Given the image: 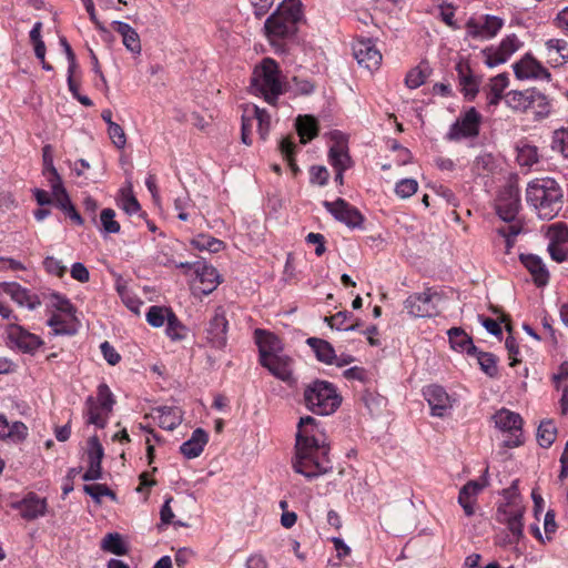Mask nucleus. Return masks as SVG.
Returning <instances> with one entry per match:
<instances>
[{
	"label": "nucleus",
	"instance_id": "nucleus-1",
	"mask_svg": "<svg viewBox=\"0 0 568 568\" xmlns=\"http://www.w3.org/2000/svg\"><path fill=\"white\" fill-rule=\"evenodd\" d=\"M292 467L295 473L308 480L333 470L329 446L325 442L324 434L318 429L316 419L312 416L301 417L297 424Z\"/></svg>",
	"mask_w": 568,
	"mask_h": 568
},
{
	"label": "nucleus",
	"instance_id": "nucleus-2",
	"mask_svg": "<svg viewBox=\"0 0 568 568\" xmlns=\"http://www.w3.org/2000/svg\"><path fill=\"white\" fill-rule=\"evenodd\" d=\"M562 192L550 178L535 179L526 189V201L534 207L539 219L550 221L561 210Z\"/></svg>",
	"mask_w": 568,
	"mask_h": 568
},
{
	"label": "nucleus",
	"instance_id": "nucleus-3",
	"mask_svg": "<svg viewBox=\"0 0 568 568\" xmlns=\"http://www.w3.org/2000/svg\"><path fill=\"white\" fill-rule=\"evenodd\" d=\"M302 18L301 0H284L264 23L265 36L271 44L276 45L281 40L294 37Z\"/></svg>",
	"mask_w": 568,
	"mask_h": 568
},
{
	"label": "nucleus",
	"instance_id": "nucleus-4",
	"mask_svg": "<svg viewBox=\"0 0 568 568\" xmlns=\"http://www.w3.org/2000/svg\"><path fill=\"white\" fill-rule=\"evenodd\" d=\"M251 87L255 95L262 97L271 105H276L280 95L285 93V83L281 80L277 62L264 58L253 71Z\"/></svg>",
	"mask_w": 568,
	"mask_h": 568
},
{
	"label": "nucleus",
	"instance_id": "nucleus-5",
	"mask_svg": "<svg viewBox=\"0 0 568 568\" xmlns=\"http://www.w3.org/2000/svg\"><path fill=\"white\" fill-rule=\"evenodd\" d=\"M342 398L335 386L326 381H313L304 389V404L316 415H331L341 405Z\"/></svg>",
	"mask_w": 568,
	"mask_h": 568
},
{
	"label": "nucleus",
	"instance_id": "nucleus-6",
	"mask_svg": "<svg viewBox=\"0 0 568 568\" xmlns=\"http://www.w3.org/2000/svg\"><path fill=\"white\" fill-rule=\"evenodd\" d=\"M439 301L440 295L436 291L427 288L422 293L409 295L404 302V306L415 317H432L439 313L437 307Z\"/></svg>",
	"mask_w": 568,
	"mask_h": 568
},
{
	"label": "nucleus",
	"instance_id": "nucleus-7",
	"mask_svg": "<svg viewBox=\"0 0 568 568\" xmlns=\"http://www.w3.org/2000/svg\"><path fill=\"white\" fill-rule=\"evenodd\" d=\"M493 420L498 429L510 434V437L504 440L506 447L514 448L523 444V418L518 413L501 408L493 415Z\"/></svg>",
	"mask_w": 568,
	"mask_h": 568
},
{
	"label": "nucleus",
	"instance_id": "nucleus-8",
	"mask_svg": "<svg viewBox=\"0 0 568 568\" xmlns=\"http://www.w3.org/2000/svg\"><path fill=\"white\" fill-rule=\"evenodd\" d=\"M481 115L475 108H469L449 128L446 139L459 141L462 139L476 138L479 134Z\"/></svg>",
	"mask_w": 568,
	"mask_h": 568
},
{
	"label": "nucleus",
	"instance_id": "nucleus-9",
	"mask_svg": "<svg viewBox=\"0 0 568 568\" xmlns=\"http://www.w3.org/2000/svg\"><path fill=\"white\" fill-rule=\"evenodd\" d=\"M503 27L504 19L491 14L470 18L465 26L468 37L480 40H488L496 37Z\"/></svg>",
	"mask_w": 568,
	"mask_h": 568
},
{
	"label": "nucleus",
	"instance_id": "nucleus-10",
	"mask_svg": "<svg viewBox=\"0 0 568 568\" xmlns=\"http://www.w3.org/2000/svg\"><path fill=\"white\" fill-rule=\"evenodd\" d=\"M324 207L339 222L351 229H362L364 216L362 213L344 199L338 197L334 202L325 201Z\"/></svg>",
	"mask_w": 568,
	"mask_h": 568
},
{
	"label": "nucleus",
	"instance_id": "nucleus-11",
	"mask_svg": "<svg viewBox=\"0 0 568 568\" xmlns=\"http://www.w3.org/2000/svg\"><path fill=\"white\" fill-rule=\"evenodd\" d=\"M521 47V42L516 34H509L503 39L496 48H487L483 50L485 63L489 68L505 63Z\"/></svg>",
	"mask_w": 568,
	"mask_h": 568
},
{
	"label": "nucleus",
	"instance_id": "nucleus-12",
	"mask_svg": "<svg viewBox=\"0 0 568 568\" xmlns=\"http://www.w3.org/2000/svg\"><path fill=\"white\" fill-rule=\"evenodd\" d=\"M520 209V193L515 185H508L499 194L496 212L504 222H515Z\"/></svg>",
	"mask_w": 568,
	"mask_h": 568
},
{
	"label": "nucleus",
	"instance_id": "nucleus-13",
	"mask_svg": "<svg viewBox=\"0 0 568 568\" xmlns=\"http://www.w3.org/2000/svg\"><path fill=\"white\" fill-rule=\"evenodd\" d=\"M423 395L430 407V413L435 417H445L453 408L454 399L440 385H428L423 389Z\"/></svg>",
	"mask_w": 568,
	"mask_h": 568
},
{
	"label": "nucleus",
	"instance_id": "nucleus-14",
	"mask_svg": "<svg viewBox=\"0 0 568 568\" xmlns=\"http://www.w3.org/2000/svg\"><path fill=\"white\" fill-rule=\"evenodd\" d=\"M227 324L224 308L216 307L206 328V341L212 347L223 349L226 346Z\"/></svg>",
	"mask_w": 568,
	"mask_h": 568
},
{
	"label": "nucleus",
	"instance_id": "nucleus-15",
	"mask_svg": "<svg viewBox=\"0 0 568 568\" xmlns=\"http://www.w3.org/2000/svg\"><path fill=\"white\" fill-rule=\"evenodd\" d=\"M353 54L357 63L368 71L376 70L382 62V54L371 39H359L353 43Z\"/></svg>",
	"mask_w": 568,
	"mask_h": 568
},
{
	"label": "nucleus",
	"instance_id": "nucleus-16",
	"mask_svg": "<svg viewBox=\"0 0 568 568\" xmlns=\"http://www.w3.org/2000/svg\"><path fill=\"white\" fill-rule=\"evenodd\" d=\"M524 510L525 509L523 507L513 504L500 506L497 510V520L507 525V528L516 541H518L524 536Z\"/></svg>",
	"mask_w": 568,
	"mask_h": 568
},
{
	"label": "nucleus",
	"instance_id": "nucleus-17",
	"mask_svg": "<svg viewBox=\"0 0 568 568\" xmlns=\"http://www.w3.org/2000/svg\"><path fill=\"white\" fill-rule=\"evenodd\" d=\"M488 468L485 469L481 481L470 480L465 484L458 495V504L463 507L466 516L470 517L475 514V504L478 494L488 486Z\"/></svg>",
	"mask_w": 568,
	"mask_h": 568
},
{
	"label": "nucleus",
	"instance_id": "nucleus-18",
	"mask_svg": "<svg viewBox=\"0 0 568 568\" xmlns=\"http://www.w3.org/2000/svg\"><path fill=\"white\" fill-rule=\"evenodd\" d=\"M104 456L103 447L97 436H92L88 440V458L89 468L83 474L84 481L98 480L102 477V458Z\"/></svg>",
	"mask_w": 568,
	"mask_h": 568
},
{
	"label": "nucleus",
	"instance_id": "nucleus-19",
	"mask_svg": "<svg viewBox=\"0 0 568 568\" xmlns=\"http://www.w3.org/2000/svg\"><path fill=\"white\" fill-rule=\"evenodd\" d=\"M515 75L520 79L550 80V72L530 54L514 64Z\"/></svg>",
	"mask_w": 568,
	"mask_h": 568
},
{
	"label": "nucleus",
	"instance_id": "nucleus-20",
	"mask_svg": "<svg viewBox=\"0 0 568 568\" xmlns=\"http://www.w3.org/2000/svg\"><path fill=\"white\" fill-rule=\"evenodd\" d=\"M261 365L276 378L283 382L292 379V359L283 354H276L260 362Z\"/></svg>",
	"mask_w": 568,
	"mask_h": 568
},
{
	"label": "nucleus",
	"instance_id": "nucleus-21",
	"mask_svg": "<svg viewBox=\"0 0 568 568\" xmlns=\"http://www.w3.org/2000/svg\"><path fill=\"white\" fill-rule=\"evenodd\" d=\"M16 507L20 510L22 518L33 520L45 514L47 500L34 493H30Z\"/></svg>",
	"mask_w": 568,
	"mask_h": 568
},
{
	"label": "nucleus",
	"instance_id": "nucleus-22",
	"mask_svg": "<svg viewBox=\"0 0 568 568\" xmlns=\"http://www.w3.org/2000/svg\"><path fill=\"white\" fill-rule=\"evenodd\" d=\"M11 342L23 353H34L41 345L39 336L23 329L21 326H13L9 333Z\"/></svg>",
	"mask_w": 568,
	"mask_h": 568
},
{
	"label": "nucleus",
	"instance_id": "nucleus-23",
	"mask_svg": "<svg viewBox=\"0 0 568 568\" xmlns=\"http://www.w3.org/2000/svg\"><path fill=\"white\" fill-rule=\"evenodd\" d=\"M254 335L258 346L260 362L266 357L280 354L282 346L281 341L276 335L261 328L255 329Z\"/></svg>",
	"mask_w": 568,
	"mask_h": 568
},
{
	"label": "nucleus",
	"instance_id": "nucleus-24",
	"mask_svg": "<svg viewBox=\"0 0 568 568\" xmlns=\"http://www.w3.org/2000/svg\"><path fill=\"white\" fill-rule=\"evenodd\" d=\"M194 272L202 284L201 291L203 294L207 295L212 293L220 284V274L212 265H207L204 262H196L194 263Z\"/></svg>",
	"mask_w": 568,
	"mask_h": 568
},
{
	"label": "nucleus",
	"instance_id": "nucleus-25",
	"mask_svg": "<svg viewBox=\"0 0 568 568\" xmlns=\"http://www.w3.org/2000/svg\"><path fill=\"white\" fill-rule=\"evenodd\" d=\"M520 261L530 272L537 286H545L549 280V273L542 260L535 254H521Z\"/></svg>",
	"mask_w": 568,
	"mask_h": 568
},
{
	"label": "nucleus",
	"instance_id": "nucleus-26",
	"mask_svg": "<svg viewBox=\"0 0 568 568\" xmlns=\"http://www.w3.org/2000/svg\"><path fill=\"white\" fill-rule=\"evenodd\" d=\"M207 440V433L202 428H196L192 433L191 438L181 445L180 452L184 457L189 459L196 458L203 452Z\"/></svg>",
	"mask_w": 568,
	"mask_h": 568
},
{
	"label": "nucleus",
	"instance_id": "nucleus-27",
	"mask_svg": "<svg viewBox=\"0 0 568 568\" xmlns=\"http://www.w3.org/2000/svg\"><path fill=\"white\" fill-rule=\"evenodd\" d=\"M111 26L122 37V43L130 52L133 54L141 53L140 37L129 23L115 20Z\"/></svg>",
	"mask_w": 568,
	"mask_h": 568
},
{
	"label": "nucleus",
	"instance_id": "nucleus-28",
	"mask_svg": "<svg viewBox=\"0 0 568 568\" xmlns=\"http://www.w3.org/2000/svg\"><path fill=\"white\" fill-rule=\"evenodd\" d=\"M535 88L523 91L511 90L505 95V103L514 111L528 112L531 99H534Z\"/></svg>",
	"mask_w": 568,
	"mask_h": 568
},
{
	"label": "nucleus",
	"instance_id": "nucleus-29",
	"mask_svg": "<svg viewBox=\"0 0 568 568\" xmlns=\"http://www.w3.org/2000/svg\"><path fill=\"white\" fill-rule=\"evenodd\" d=\"M447 334L452 348L466 352L469 355L477 353V347L474 345L471 337L463 328L452 327Z\"/></svg>",
	"mask_w": 568,
	"mask_h": 568
},
{
	"label": "nucleus",
	"instance_id": "nucleus-30",
	"mask_svg": "<svg viewBox=\"0 0 568 568\" xmlns=\"http://www.w3.org/2000/svg\"><path fill=\"white\" fill-rule=\"evenodd\" d=\"M84 416L87 424L99 428H104L109 418V415H105V410H102V405L92 396H89L85 400Z\"/></svg>",
	"mask_w": 568,
	"mask_h": 568
},
{
	"label": "nucleus",
	"instance_id": "nucleus-31",
	"mask_svg": "<svg viewBox=\"0 0 568 568\" xmlns=\"http://www.w3.org/2000/svg\"><path fill=\"white\" fill-rule=\"evenodd\" d=\"M159 426L163 429L173 430L183 419V413L179 407L161 406L158 409Z\"/></svg>",
	"mask_w": 568,
	"mask_h": 568
},
{
	"label": "nucleus",
	"instance_id": "nucleus-32",
	"mask_svg": "<svg viewBox=\"0 0 568 568\" xmlns=\"http://www.w3.org/2000/svg\"><path fill=\"white\" fill-rule=\"evenodd\" d=\"M296 130L301 138V142L306 144L318 134V124L312 115H298L296 119Z\"/></svg>",
	"mask_w": 568,
	"mask_h": 568
},
{
	"label": "nucleus",
	"instance_id": "nucleus-33",
	"mask_svg": "<svg viewBox=\"0 0 568 568\" xmlns=\"http://www.w3.org/2000/svg\"><path fill=\"white\" fill-rule=\"evenodd\" d=\"M307 344L314 351L316 358L325 364H334L336 354L333 346L325 339L317 337H310Z\"/></svg>",
	"mask_w": 568,
	"mask_h": 568
},
{
	"label": "nucleus",
	"instance_id": "nucleus-34",
	"mask_svg": "<svg viewBox=\"0 0 568 568\" xmlns=\"http://www.w3.org/2000/svg\"><path fill=\"white\" fill-rule=\"evenodd\" d=\"M456 71L458 72L459 82L463 87L465 97L469 100L474 99L478 92V83L470 74L469 67L464 62H458L456 65Z\"/></svg>",
	"mask_w": 568,
	"mask_h": 568
},
{
	"label": "nucleus",
	"instance_id": "nucleus-35",
	"mask_svg": "<svg viewBox=\"0 0 568 568\" xmlns=\"http://www.w3.org/2000/svg\"><path fill=\"white\" fill-rule=\"evenodd\" d=\"M248 115L253 119V125L256 123L257 133L260 139L265 141L270 133L271 128V115L265 109H261L257 105H253L248 109Z\"/></svg>",
	"mask_w": 568,
	"mask_h": 568
},
{
	"label": "nucleus",
	"instance_id": "nucleus-36",
	"mask_svg": "<svg viewBox=\"0 0 568 568\" xmlns=\"http://www.w3.org/2000/svg\"><path fill=\"white\" fill-rule=\"evenodd\" d=\"M529 111L534 113L535 120L537 121L548 118L551 113L550 101L537 89L534 92V99H531Z\"/></svg>",
	"mask_w": 568,
	"mask_h": 568
},
{
	"label": "nucleus",
	"instance_id": "nucleus-37",
	"mask_svg": "<svg viewBox=\"0 0 568 568\" xmlns=\"http://www.w3.org/2000/svg\"><path fill=\"white\" fill-rule=\"evenodd\" d=\"M47 324L52 328L54 335H74L77 333L72 317L65 318L60 314H52Z\"/></svg>",
	"mask_w": 568,
	"mask_h": 568
},
{
	"label": "nucleus",
	"instance_id": "nucleus-38",
	"mask_svg": "<svg viewBox=\"0 0 568 568\" xmlns=\"http://www.w3.org/2000/svg\"><path fill=\"white\" fill-rule=\"evenodd\" d=\"M508 85V78L505 74H498L490 80L487 92V102L489 105H497L503 98V92Z\"/></svg>",
	"mask_w": 568,
	"mask_h": 568
},
{
	"label": "nucleus",
	"instance_id": "nucleus-39",
	"mask_svg": "<svg viewBox=\"0 0 568 568\" xmlns=\"http://www.w3.org/2000/svg\"><path fill=\"white\" fill-rule=\"evenodd\" d=\"M328 158L335 170L346 171L352 164L351 156L343 145H333L329 149Z\"/></svg>",
	"mask_w": 568,
	"mask_h": 568
},
{
	"label": "nucleus",
	"instance_id": "nucleus-40",
	"mask_svg": "<svg viewBox=\"0 0 568 568\" xmlns=\"http://www.w3.org/2000/svg\"><path fill=\"white\" fill-rule=\"evenodd\" d=\"M316 89V84L310 80L294 75L290 83H285V92H292L294 95H310Z\"/></svg>",
	"mask_w": 568,
	"mask_h": 568
},
{
	"label": "nucleus",
	"instance_id": "nucleus-41",
	"mask_svg": "<svg viewBox=\"0 0 568 568\" xmlns=\"http://www.w3.org/2000/svg\"><path fill=\"white\" fill-rule=\"evenodd\" d=\"M557 428L555 424L551 420H544L537 429L538 444L544 448H548L555 442Z\"/></svg>",
	"mask_w": 568,
	"mask_h": 568
},
{
	"label": "nucleus",
	"instance_id": "nucleus-42",
	"mask_svg": "<svg viewBox=\"0 0 568 568\" xmlns=\"http://www.w3.org/2000/svg\"><path fill=\"white\" fill-rule=\"evenodd\" d=\"M102 548L116 556L125 555L128 548L120 534H108L102 540Z\"/></svg>",
	"mask_w": 568,
	"mask_h": 568
},
{
	"label": "nucleus",
	"instance_id": "nucleus-43",
	"mask_svg": "<svg viewBox=\"0 0 568 568\" xmlns=\"http://www.w3.org/2000/svg\"><path fill=\"white\" fill-rule=\"evenodd\" d=\"M11 296L18 304L30 310H34L40 305V301L36 295H30L27 290L17 284L12 286Z\"/></svg>",
	"mask_w": 568,
	"mask_h": 568
},
{
	"label": "nucleus",
	"instance_id": "nucleus-44",
	"mask_svg": "<svg viewBox=\"0 0 568 568\" xmlns=\"http://www.w3.org/2000/svg\"><path fill=\"white\" fill-rule=\"evenodd\" d=\"M115 212L112 209H103L100 213L102 231L105 234H116L120 232V224L115 221Z\"/></svg>",
	"mask_w": 568,
	"mask_h": 568
},
{
	"label": "nucleus",
	"instance_id": "nucleus-45",
	"mask_svg": "<svg viewBox=\"0 0 568 568\" xmlns=\"http://www.w3.org/2000/svg\"><path fill=\"white\" fill-rule=\"evenodd\" d=\"M43 173L48 176L49 182L58 181L60 178L53 164L52 146L47 144L42 149Z\"/></svg>",
	"mask_w": 568,
	"mask_h": 568
},
{
	"label": "nucleus",
	"instance_id": "nucleus-46",
	"mask_svg": "<svg viewBox=\"0 0 568 568\" xmlns=\"http://www.w3.org/2000/svg\"><path fill=\"white\" fill-rule=\"evenodd\" d=\"M170 308L162 306H151L146 313V321L153 327H161L168 321Z\"/></svg>",
	"mask_w": 568,
	"mask_h": 568
},
{
	"label": "nucleus",
	"instance_id": "nucleus-47",
	"mask_svg": "<svg viewBox=\"0 0 568 568\" xmlns=\"http://www.w3.org/2000/svg\"><path fill=\"white\" fill-rule=\"evenodd\" d=\"M517 161L520 166H531L538 162V150L534 145L525 144L518 148Z\"/></svg>",
	"mask_w": 568,
	"mask_h": 568
},
{
	"label": "nucleus",
	"instance_id": "nucleus-48",
	"mask_svg": "<svg viewBox=\"0 0 568 568\" xmlns=\"http://www.w3.org/2000/svg\"><path fill=\"white\" fill-rule=\"evenodd\" d=\"M475 355H477L478 364L483 372L489 377H495L498 373L496 357L491 353L479 352L478 349Z\"/></svg>",
	"mask_w": 568,
	"mask_h": 568
},
{
	"label": "nucleus",
	"instance_id": "nucleus-49",
	"mask_svg": "<svg viewBox=\"0 0 568 568\" xmlns=\"http://www.w3.org/2000/svg\"><path fill=\"white\" fill-rule=\"evenodd\" d=\"M184 325L179 321L176 315L172 312L169 313L166 321V334L173 341L183 339L185 334Z\"/></svg>",
	"mask_w": 568,
	"mask_h": 568
},
{
	"label": "nucleus",
	"instance_id": "nucleus-50",
	"mask_svg": "<svg viewBox=\"0 0 568 568\" xmlns=\"http://www.w3.org/2000/svg\"><path fill=\"white\" fill-rule=\"evenodd\" d=\"M97 402L102 405L105 415H110L115 404L114 396L106 384H100L98 387Z\"/></svg>",
	"mask_w": 568,
	"mask_h": 568
},
{
	"label": "nucleus",
	"instance_id": "nucleus-51",
	"mask_svg": "<svg viewBox=\"0 0 568 568\" xmlns=\"http://www.w3.org/2000/svg\"><path fill=\"white\" fill-rule=\"evenodd\" d=\"M192 244L200 251H209L212 253L219 252L223 246L222 241L207 235H199L192 241Z\"/></svg>",
	"mask_w": 568,
	"mask_h": 568
},
{
	"label": "nucleus",
	"instance_id": "nucleus-52",
	"mask_svg": "<svg viewBox=\"0 0 568 568\" xmlns=\"http://www.w3.org/2000/svg\"><path fill=\"white\" fill-rule=\"evenodd\" d=\"M83 490L97 503H100L101 498L104 496L111 497L112 499H115L116 497L114 491H112L106 485L103 484L84 485Z\"/></svg>",
	"mask_w": 568,
	"mask_h": 568
},
{
	"label": "nucleus",
	"instance_id": "nucleus-53",
	"mask_svg": "<svg viewBox=\"0 0 568 568\" xmlns=\"http://www.w3.org/2000/svg\"><path fill=\"white\" fill-rule=\"evenodd\" d=\"M551 148L554 151L560 152L564 158L568 159V128L559 129L554 132Z\"/></svg>",
	"mask_w": 568,
	"mask_h": 568
},
{
	"label": "nucleus",
	"instance_id": "nucleus-54",
	"mask_svg": "<svg viewBox=\"0 0 568 568\" xmlns=\"http://www.w3.org/2000/svg\"><path fill=\"white\" fill-rule=\"evenodd\" d=\"M418 183L415 179H403L395 185V193L400 199H408L417 192Z\"/></svg>",
	"mask_w": 568,
	"mask_h": 568
},
{
	"label": "nucleus",
	"instance_id": "nucleus-55",
	"mask_svg": "<svg viewBox=\"0 0 568 568\" xmlns=\"http://www.w3.org/2000/svg\"><path fill=\"white\" fill-rule=\"evenodd\" d=\"M549 243L562 244L568 242V226L565 223H555L548 229Z\"/></svg>",
	"mask_w": 568,
	"mask_h": 568
},
{
	"label": "nucleus",
	"instance_id": "nucleus-56",
	"mask_svg": "<svg viewBox=\"0 0 568 568\" xmlns=\"http://www.w3.org/2000/svg\"><path fill=\"white\" fill-rule=\"evenodd\" d=\"M51 189H52V195L54 197V201L57 205L62 210L65 204H69L71 202L70 196L64 189L61 179L58 181L50 182Z\"/></svg>",
	"mask_w": 568,
	"mask_h": 568
},
{
	"label": "nucleus",
	"instance_id": "nucleus-57",
	"mask_svg": "<svg viewBox=\"0 0 568 568\" xmlns=\"http://www.w3.org/2000/svg\"><path fill=\"white\" fill-rule=\"evenodd\" d=\"M428 74L425 70L419 67L414 68L406 74L405 84L409 89H417L425 83Z\"/></svg>",
	"mask_w": 568,
	"mask_h": 568
},
{
	"label": "nucleus",
	"instance_id": "nucleus-58",
	"mask_svg": "<svg viewBox=\"0 0 568 568\" xmlns=\"http://www.w3.org/2000/svg\"><path fill=\"white\" fill-rule=\"evenodd\" d=\"M108 133L112 143L118 149H123L125 146L126 136L121 125L115 122H110V125L108 126Z\"/></svg>",
	"mask_w": 568,
	"mask_h": 568
},
{
	"label": "nucleus",
	"instance_id": "nucleus-59",
	"mask_svg": "<svg viewBox=\"0 0 568 568\" xmlns=\"http://www.w3.org/2000/svg\"><path fill=\"white\" fill-rule=\"evenodd\" d=\"M280 150L284 158L287 160L288 165L293 172H297L298 168L293 158L295 151V144L287 138H284L280 142Z\"/></svg>",
	"mask_w": 568,
	"mask_h": 568
},
{
	"label": "nucleus",
	"instance_id": "nucleus-60",
	"mask_svg": "<svg viewBox=\"0 0 568 568\" xmlns=\"http://www.w3.org/2000/svg\"><path fill=\"white\" fill-rule=\"evenodd\" d=\"M52 306L61 313L71 316L74 312L73 305L70 301L61 294L53 293L50 296Z\"/></svg>",
	"mask_w": 568,
	"mask_h": 568
},
{
	"label": "nucleus",
	"instance_id": "nucleus-61",
	"mask_svg": "<svg viewBox=\"0 0 568 568\" xmlns=\"http://www.w3.org/2000/svg\"><path fill=\"white\" fill-rule=\"evenodd\" d=\"M43 266L48 273L58 277H62L67 272V267L62 262L53 256H47L43 261Z\"/></svg>",
	"mask_w": 568,
	"mask_h": 568
},
{
	"label": "nucleus",
	"instance_id": "nucleus-62",
	"mask_svg": "<svg viewBox=\"0 0 568 568\" xmlns=\"http://www.w3.org/2000/svg\"><path fill=\"white\" fill-rule=\"evenodd\" d=\"M253 128V119L248 115V109L245 110V113L242 115V129H241V139L242 142L246 145L252 144L251 133Z\"/></svg>",
	"mask_w": 568,
	"mask_h": 568
},
{
	"label": "nucleus",
	"instance_id": "nucleus-63",
	"mask_svg": "<svg viewBox=\"0 0 568 568\" xmlns=\"http://www.w3.org/2000/svg\"><path fill=\"white\" fill-rule=\"evenodd\" d=\"M10 435L7 438L12 439L13 442H22L28 436V427L21 422H14L9 426Z\"/></svg>",
	"mask_w": 568,
	"mask_h": 568
},
{
	"label": "nucleus",
	"instance_id": "nucleus-64",
	"mask_svg": "<svg viewBox=\"0 0 568 568\" xmlns=\"http://www.w3.org/2000/svg\"><path fill=\"white\" fill-rule=\"evenodd\" d=\"M554 386L557 390L561 388L562 383L568 381V362L565 361L558 367L557 373H555L551 377Z\"/></svg>",
	"mask_w": 568,
	"mask_h": 568
}]
</instances>
